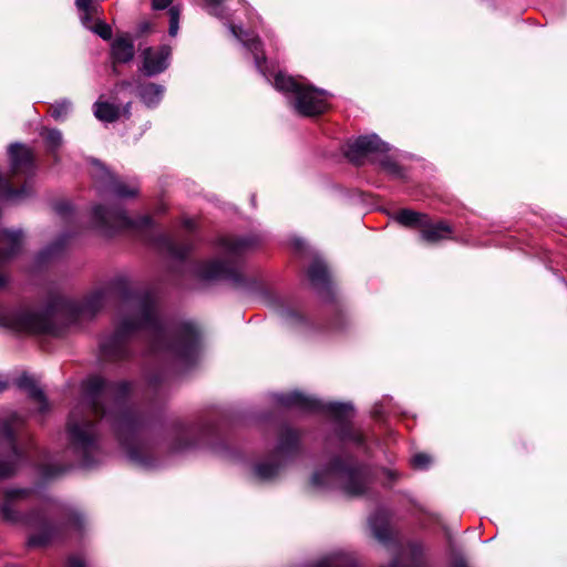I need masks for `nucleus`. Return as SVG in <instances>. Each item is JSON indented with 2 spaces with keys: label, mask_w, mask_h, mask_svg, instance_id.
Returning a JSON list of instances; mask_svg holds the SVG:
<instances>
[{
  "label": "nucleus",
  "mask_w": 567,
  "mask_h": 567,
  "mask_svg": "<svg viewBox=\"0 0 567 567\" xmlns=\"http://www.w3.org/2000/svg\"><path fill=\"white\" fill-rule=\"evenodd\" d=\"M309 278L313 285H324L328 282L327 267L321 262H315L309 269Z\"/></svg>",
  "instance_id": "25"
},
{
  "label": "nucleus",
  "mask_w": 567,
  "mask_h": 567,
  "mask_svg": "<svg viewBox=\"0 0 567 567\" xmlns=\"http://www.w3.org/2000/svg\"><path fill=\"white\" fill-rule=\"evenodd\" d=\"M22 243V234L20 231L3 230L0 234V265L14 256Z\"/></svg>",
  "instance_id": "16"
},
{
  "label": "nucleus",
  "mask_w": 567,
  "mask_h": 567,
  "mask_svg": "<svg viewBox=\"0 0 567 567\" xmlns=\"http://www.w3.org/2000/svg\"><path fill=\"white\" fill-rule=\"evenodd\" d=\"M224 0H205V7L209 10V13L213 16H216L218 18H221L223 4Z\"/></svg>",
  "instance_id": "33"
},
{
  "label": "nucleus",
  "mask_w": 567,
  "mask_h": 567,
  "mask_svg": "<svg viewBox=\"0 0 567 567\" xmlns=\"http://www.w3.org/2000/svg\"><path fill=\"white\" fill-rule=\"evenodd\" d=\"M326 409L337 417H348L352 412V406L347 403H330Z\"/></svg>",
  "instance_id": "27"
},
{
  "label": "nucleus",
  "mask_w": 567,
  "mask_h": 567,
  "mask_svg": "<svg viewBox=\"0 0 567 567\" xmlns=\"http://www.w3.org/2000/svg\"><path fill=\"white\" fill-rule=\"evenodd\" d=\"M169 14V35L175 37L179 29V17L181 10L177 7H171L168 10Z\"/></svg>",
  "instance_id": "28"
},
{
  "label": "nucleus",
  "mask_w": 567,
  "mask_h": 567,
  "mask_svg": "<svg viewBox=\"0 0 567 567\" xmlns=\"http://www.w3.org/2000/svg\"><path fill=\"white\" fill-rule=\"evenodd\" d=\"M165 92V87L163 85L156 83H146L140 89V97L141 100L148 106L157 105Z\"/></svg>",
  "instance_id": "21"
},
{
  "label": "nucleus",
  "mask_w": 567,
  "mask_h": 567,
  "mask_svg": "<svg viewBox=\"0 0 567 567\" xmlns=\"http://www.w3.org/2000/svg\"><path fill=\"white\" fill-rule=\"evenodd\" d=\"M43 137L51 148H56L62 143V134L56 130L47 131Z\"/></svg>",
  "instance_id": "32"
},
{
  "label": "nucleus",
  "mask_w": 567,
  "mask_h": 567,
  "mask_svg": "<svg viewBox=\"0 0 567 567\" xmlns=\"http://www.w3.org/2000/svg\"><path fill=\"white\" fill-rule=\"evenodd\" d=\"M130 106H131V104H130V103H127V104L125 105V107L123 109V114H124L125 116H128V115H130Z\"/></svg>",
  "instance_id": "45"
},
{
  "label": "nucleus",
  "mask_w": 567,
  "mask_h": 567,
  "mask_svg": "<svg viewBox=\"0 0 567 567\" xmlns=\"http://www.w3.org/2000/svg\"><path fill=\"white\" fill-rule=\"evenodd\" d=\"M175 255L183 256V254H179L178 251H174Z\"/></svg>",
  "instance_id": "49"
},
{
  "label": "nucleus",
  "mask_w": 567,
  "mask_h": 567,
  "mask_svg": "<svg viewBox=\"0 0 567 567\" xmlns=\"http://www.w3.org/2000/svg\"><path fill=\"white\" fill-rule=\"evenodd\" d=\"M23 423L22 419L16 414H10L2 424L3 435L8 439L9 443H13V429L20 426Z\"/></svg>",
  "instance_id": "26"
},
{
  "label": "nucleus",
  "mask_w": 567,
  "mask_h": 567,
  "mask_svg": "<svg viewBox=\"0 0 567 567\" xmlns=\"http://www.w3.org/2000/svg\"><path fill=\"white\" fill-rule=\"evenodd\" d=\"M11 169L13 174L27 173L32 167V151L22 144H12L9 147Z\"/></svg>",
  "instance_id": "14"
},
{
  "label": "nucleus",
  "mask_w": 567,
  "mask_h": 567,
  "mask_svg": "<svg viewBox=\"0 0 567 567\" xmlns=\"http://www.w3.org/2000/svg\"><path fill=\"white\" fill-rule=\"evenodd\" d=\"M172 3V0H153L152 7L155 10H163Z\"/></svg>",
  "instance_id": "40"
},
{
  "label": "nucleus",
  "mask_w": 567,
  "mask_h": 567,
  "mask_svg": "<svg viewBox=\"0 0 567 567\" xmlns=\"http://www.w3.org/2000/svg\"><path fill=\"white\" fill-rule=\"evenodd\" d=\"M315 485H330L337 483L348 496H360L369 486L368 472L352 464L336 462L328 468L312 476Z\"/></svg>",
  "instance_id": "3"
},
{
  "label": "nucleus",
  "mask_w": 567,
  "mask_h": 567,
  "mask_svg": "<svg viewBox=\"0 0 567 567\" xmlns=\"http://www.w3.org/2000/svg\"><path fill=\"white\" fill-rule=\"evenodd\" d=\"M121 109L114 104L97 101L94 104V115L103 122H114L121 116Z\"/></svg>",
  "instance_id": "22"
},
{
  "label": "nucleus",
  "mask_w": 567,
  "mask_h": 567,
  "mask_svg": "<svg viewBox=\"0 0 567 567\" xmlns=\"http://www.w3.org/2000/svg\"><path fill=\"white\" fill-rule=\"evenodd\" d=\"M156 324V316L153 302L145 301L140 305L137 318L125 319L122 321L118 329V338L131 333L132 331L143 328L153 327Z\"/></svg>",
  "instance_id": "11"
},
{
  "label": "nucleus",
  "mask_w": 567,
  "mask_h": 567,
  "mask_svg": "<svg viewBox=\"0 0 567 567\" xmlns=\"http://www.w3.org/2000/svg\"><path fill=\"white\" fill-rule=\"evenodd\" d=\"M12 472H13L12 465L0 462V476H8Z\"/></svg>",
  "instance_id": "41"
},
{
  "label": "nucleus",
  "mask_w": 567,
  "mask_h": 567,
  "mask_svg": "<svg viewBox=\"0 0 567 567\" xmlns=\"http://www.w3.org/2000/svg\"><path fill=\"white\" fill-rule=\"evenodd\" d=\"M27 496V489L14 488L3 492L0 498V514L2 518L8 522H18L19 515L16 508Z\"/></svg>",
  "instance_id": "13"
},
{
  "label": "nucleus",
  "mask_w": 567,
  "mask_h": 567,
  "mask_svg": "<svg viewBox=\"0 0 567 567\" xmlns=\"http://www.w3.org/2000/svg\"><path fill=\"white\" fill-rule=\"evenodd\" d=\"M6 282V278L2 274H0V286H2Z\"/></svg>",
  "instance_id": "47"
},
{
  "label": "nucleus",
  "mask_w": 567,
  "mask_h": 567,
  "mask_svg": "<svg viewBox=\"0 0 567 567\" xmlns=\"http://www.w3.org/2000/svg\"><path fill=\"white\" fill-rule=\"evenodd\" d=\"M281 402L287 406H293L305 411H317L322 408L319 401L301 392H291L287 394Z\"/></svg>",
  "instance_id": "19"
},
{
  "label": "nucleus",
  "mask_w": 567,
  "mask_h": 567,
  "mask_svg": "<svg viewBox=\"0 0 567 567\" xmlns=\"http://www.w3.org/2000/svg\"><path fill=\"white\" fill-rule=\"evenodd\" d=\"M297 441H298L297 433L292 430H287L282 434L281 440H280V446H279L280 452H285L290 446H293L297 443Z\"/></svg>",
  "instance_id": "30"
},
{
  "label": "nucleus",
  "mask_w": 567,
  "mask_h": 567,
  "mask_svg": "<svg viewBox=\"0 0 567 567\" xmlns=\"http://www.w3.org/2000/svg\"><path fill=\"white\" fill-rule=\"evenodd\" d=\"M69 107H70L69 103H62L59 105H54L51 107V115L54 118L60 120L68 113Z\"/></svg>",
  "instance_id": "35"
},
{
  "label": "nucleus",
  "mask_w": 567,
  "mask_h": 567,
  "mask_svg": "<svg viewBox=\"0 0 567 567\" xmlns=\"http://www.w3.org/2000/svg\"><path fill=\"white\" fill-rule=\"evenodd\" d=\"M411 463L416 468H425L431 463V457L424 453L415 454Z\"/></svg>",
  "instance_id": "34"
},
{
  "label": "nucleus",
  "mask_w": 567,
  "mask_h": 567,
  "mask_svg": "<svg viewBox=\"0 0 567 567\" xmlns=\"http://www.w3.org/2000/svg\"><path fill=\"white\" fill-rule=\"evenodd\" d=\"M96 10H87V11H81V21L82 23L87 28V29H92V27L94 25V21H93V14L95 13Z\"/></svg>",
  "instance_id": "36"
},
{
  "label": "nucleus",
  "mask_w": 567,
  "mask_h": 567,
  "mask_svg": "<svg viewBox=\"0 0 567 567\" xmlns=\"http://www.w3.org/2000/svg\"><path fill=\"white\" fill-rule=\"evenodd\" d=\"M316 567H354V565L349 557L342 554H333L321 559Z\"/></svg>",
  "instance_id": "24"
},
{
  "label": "nucleus",
  "mask_w": 567,
  "mask_h": 567,
  "mask_svg": "<svg viewBox=\"0 0 567 567\" xmlns=\"http://www.w3.org/2000/svg\"><path fill=\"white\" fill-rule=\"evenodd\" d=\"M427 215L411 209H401L395 214L394 219L405 227H417L421 229L422 224Z\"/></svg>",
  "instance_id": "23"
},
{
  "label": "nucleus",
  "mask_w": 567,
  "mask_h": 567,
  "mask_svg": "<svg viewBox=\"0 0 567 567\" xmlns=\"http://www.w3.org/2000/svg\"><path fill=\"white\" fill-rule=\"evenodd\" d=\"M93 175L112 192L116 197H132L138 192L135 186H125L116 179L101 163L95 162L93 165Z\"/></svg>",
  "instance_id": "12"
},
{
  "label": "nucleus",
  "mask_w": 567,
  "mask_h": 567,
  "mask_svg": "<svg viewBox=\"0 0 567 567\" xmlns=\"http://www.w3.org/2000/svg\"><path fill=\"white\" fill-rule=\"evenodd\" d=\"M229 29L233 35L241 41L244 45L254 53L256 65L262 72V63L265 62V56L262 55V45L260 39L257 35L249 34L241 28L233 24L229 27Z\"/></svg>",
  "instance_id": "15"
},
{
  "label": "nucleus",
  "mask_w": 567,
  "mask_h": 567,
  "mask_svg": "<svg viewBox=\"0 0 567 567\" xmlns=\"http://www.w3.org/2000/svg\"><path fill=\"white\" fill-rule=\"evenodd\" d=\"M25 524L32 529L29 536L30 546H45L64 535L66 525L79 526L80 515L72 512L68 523L52 524L42 514H32L25 518Z\"/></svg>",
  "instance_id": "4"
},
{
  "label": "nucleus",
  "mask_w": 567,
  "mask_h": 567,
  "mask_svg": "<svg viewBox=\"0 0 567 567\" xmlns=\"http://www.w3.org/2000/svg\"><path fill=\"white\" fill-rule=\"evenodd\" d=\"M0 326L24 333H43L51 329L50 320L40 313L12 312L0 307Z\"/></svg>",
  "instance_id": "6"
},
{
  "label": "nucleus",
  "mask_w": 567,
  "mask_h": 567,
  "mask_svg": "<svg viewBox=\"0 0 567 567\" xmlns=\"http://www.w3.org/2000/svg\"><path fill=\"white\" fill-rule=\"evenodd\" d=\"M420 231L422 239L430 244L447 239L452 233L447 224L443 221L433 224L430 221L429 217H426L422 224Z\"/></svg>",
  "instance_id": "17"
},
{
  "label": "nucleus",
  "mask_w": 567,
  "mask_h": 567,
  "mask_svg": "<svg viewBox=\"0 0 567 567\" xmlns=\"http://www.w3.org/2000/svg\"><path fill=\"white\" fill-rule=\"evenodd\" d=\"M86 391L91 405L84 412L82 406H76L70 414L68 431L73 444L86 453L94 443L95 425L92 417H104L113 412L101 406V401L114 393V385L106 383L100 377H92L86 381Z\"/></svg>",
  "instance_id": "1"
},
{
  "label": "nucleus",
  "mask_w": 567,
  "mask_h": 567,
  "mask_svg": "<svg viewBox=\"0 0 567 567\" xmlns=\"http://www.w3.org/2000/svg\"><path fill=\"white\" fill-rule=\"evenodd\" d=\"M274 86L278 91L292 94V105L295 110L303 116L321 114L328 107L327 96L323 91H319L310 85L300 83L296 79L281 72L276 74Z\"/></svg>",
  "instance_id": "2"
},
{
  "label": "nucleus",
  "mask_w": 567,
  "mask_h": 567,
  "mask_svg": "<svg viewBox=\"0 0 567 567\" xmlns=\"http://www.w3.org/2000/svg\"><path fill=\"white\" fill-rule=\"evenodd\" d=\"M102 350H103V352H104L105 354L111 353V347H110L109 344H106V343H103V344H102Z\"/></svg>",
  "instance_id": "44"
},
{
  "label": "nucleus",
  "mask_w": 567,
  "mask_h": 567,
  "mask_svg": "<svg viewBox=\"0 0 567 567\" xmlns=\"http://www.w3.org/2000/svg\"><path fill=\"white\" fill-rule=\"evenodd\" d=\"M388 150V145L377 135L361 136L348 145L346 155L351 162L360 164L361 159L368 154L383 153Z\"/></svg>",
  "instance_id": "10"
},
{
  "label": "nucleus",
  "mask_w": 567,
  "mask_h": 567,
  "mask_svg": "<svg viewBox=\"0 0 567 567\" xmlns=\"http://www.w3.org/2000/svg\"><path fill=\"white\" fill-rule=\"evenodd\" d=\"M75 4L80 12L87 11V10H96V8L94 6H92L91 0H76Z\"/></svg>",
  "instance_id": "38"
},
{
  "label": "nucleus",
  "mask_w": 567,
  "mask_h": 567,
  "mask_svg": "<svg viewBox=\"0 0 567 567\" xmlns=\"http://www.w3.org/2000/svg\"><path fill=\"white\" fill-rule=\"evenodd\" d=\"M104 295L102 292L97 293L95 297H94V300H95V305L94 307L99 306L100 305V301L103 299Z\"/></svg>",
  "instance_id": "43"
},
{
  "label": "nucleus",
  "mask_w": 567,
  "mask_h": 567,
  "mask_svg": "<svg viewBox=\"0 0 567 567\" xmlns=\"http://www.w3.org/2000/svg\"><path fill=\"white\" fill-rule=\"evenodd\" d=\"M66 567H84V560L80 556H71L68 559Z\"/></svg>",
  "instance_id": "39"
},
{
  "label": "nucleus",
  "mask_w": 567,
  "mask_h": 567,
  "mask_svg": "<svg viewBox=\"0 0 567 567\" xmlns=\"http://www.w3.org/2000/svg\"><path fill=\"white\" fill-rule=\"evenodd\" d=\"M172 49L168 45L157 48H146L141 52L142 72L147 76H153L165 71L169 65Z\"/></svg>",
  "instance_id": "8"
},
{
  "label": "nucleus",
  "mask_w": 567,
  "mask_h": 567,
  "mask_svg": "<svg viewBox=\"0 0 567 567\" xmlns=\"http://www.w3.org/2000/svg\"><path fill=\"white\" fill-rule=\"evenodd\" d=\"M277 472L278 468L275 465L268 463H261L256 467V474L261 480L271 478L277 474Z\"/></svg>",
  "instance_id": "29"
},
{
  "label": "nucleus",
  "mask_w": 567,
  "mask_h": 567,
  "mask_svg": "<svg viewBox=\"0 0 567 567\" xmlns=\"http://www.w3.org/2000/svg\"><path fill=\"white\" fill-rule=\"evenodd\" d=\"M393 567H398L396 564Z\"/></svg>",
  "instance_id": "50"
},
{
  "label": "nucleus",
  "mask_w": 567,
  "mask_h": 567,
  "mask_svg": "<svg viewBox=\"0 0 567 567\" xmlns=\"http://www.w3.org/2000/svg\"><path fill=\"white\" fill-rule=\"evenodd\" d=\"M372 527H373V529H374V535H375V537H378L380 540H384V539H385V537H386V535H385V534H383L382 532L378 530V529L374 527V525H373V524H372Z\"/></svg>",
  "instance_id": "42"
},
{
  "label": "nucleus",
  "mask_w": 567,
  "mask_h": 567,
  "mask_svg": "<svg viewBox=\"0 0 567 567\" xmlns=\"http://www.w3.org/2000/svg\"><path fill=\"white\" fill-rule=\"evenodd\" d=\"M247 247V241L237 238H224L220 240V252L224 260L213 259L204 262L198 268V276L203 279H217L226 277L230 271L231 261Z\"/></svg>",
  "instance_id": "5"
},
{
  "label": "nucleus",
  "mask_w": 567,
  "mask_h": 567,
  "mask_svg": "<svg viewBox=\"0 0 567 567\" xmlns=\"http://www.w3.org/2000/svg\"><path fill=\"white\" fill-rule=\"evenodd\" d=\"M16 195H18V192L12 190V189H9V190H8V193H7V196H8L9 198L14 197Z\"/></svg>",
  "instance_id": "46"
},
{
  "label": "nucleus",
  "mask_w": 567,
  "mask_h": 567,
  "mask_svg": "<svg viewBox=\"0 0 567 567\" xmlns=\"http://www.w3.org/2000/svg\"><path fill=\"white\" fill-rule=\"evenodd\" d=\"M111 54L116 63H126L134 58V44L128 35L117 37L111 45Z\"/></svg>",
  "instance_id": "18"
},
{
  "label": "nucleus",
  "mask_w": 567,
  "mask_h": 567,
  "mask_svg": "<svg viewBox=\"0 0 567 567\" xmlns=\"http://www.w3.org/2000/svg\"><path fill=\"white\" fill-rule=\"evenodd\" d=\"M94 216L97 219L100 226L111 227L115 229H121L130 226L145 227L151 224V218L148 216L142 217L137 221H132L123 210H111L101 206L94 209Z\"/></svg>",
  "instance_id": "9"
},
{
  "label": "nucleus",
  "mask_w": 567,
  "mask_h": 567,
  "mask_svg": "<svg viewBox=\"0 0 567 567\" xmlns=\"http://www.w3.org/2000/svg\"><path fill=\"white\" fill-rule=\"evenodd\" d=\"M186 227L190 228L192 227V223L190 220H187L186 224H185Z\"/></svg>",
  "instance_id": "48"
},
{
  "label": "nucleus",
  "mask_w": 567,
  "mask_h": 567,
  "mask_svg": "<svg viewBox=\"0 0 567 567\" xmlns=\"http://www.w3.org/2000/svg\"><path fill=\"white\" fill-rule=\"evenodd\" d=\"M104 40H110L112 37V29L105 22L97 20L91 29Z\"/></svg>",
  "instance_id": "31"
},
{
  "label": "nucleus",
  "mask_w": 567,
  "mask_h": 567,
  "mask_svg": "<svg viewBox=\"0 0 567 567\" xmlns=\"http://www.w3.org/2000/svg\"><path fill=\"white\" fill-rule=\"evenodd\" d=\"M167 351L183 361L192 360L198 351V333L190 324H185L176 332Z\"/></svg>",
  "instance_id": "7"
},
{
  "label": "nucleus",
  "mask_w": 567,
  "mask_h": 567,
  "mask_svg": "<svg viewBox=\"0 0 567 567\" xmlns=\"http://www.w3.org/2000/svg\"><path fill=\"white\" fill-rule=\"evenodd\" d=\"M382 166L390 174L398 175V176L401 175V168L395 163L391 162L390 159H384L382 162Z\"/></svg>",
  "instance_id": "37"
},
{
  "label": "nucleus",
  "mask_w": 567,
  "mask_h": 567,
  "mask_svg": "<svg viewBox=\"0 0 567 567\" xmlns=\"http://www.w3.org/2000/svg\"><path fill=\"white\" fill-rule=\"evenodd\" d=\"M18 386L28 391L29 395L39 404V411L44 412L48 409V402L47 399L41 391V389L38 388L34 380L29 375H21L18 381Z\"/></svg>",
  "instance_id": "20"
}]
</instances>
